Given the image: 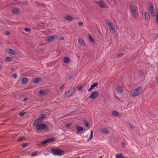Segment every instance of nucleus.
Returning <instances> with one entry per match:
<instances>
[{"label": "nucleus", "instance_id": "nucleus-19", "mask_svg": "<svg viewBox=\"0 0 158 158\" xmlns=\"http://www.w3.org/2000/svg\"><path fill=\"white\" fill-rule=\"evenodd\" d=\"M113 115L114 116L119 117L121 115L117 111H113L112 112Z\"/></svg>", "mask_w": 158, "mask_h": 158}, {"label": "nucleus", "instance_id": "nucleus-32", "mask_svg": "<svg viewBox=\"0 0 158 158\" xmlns=\"http://www.w3.org/2000/svg\"><path fill=\"white\" fill-rule=\"evenodd\" d=\"M25 138L23 137H22L19 139L18 140V142H20L23 140L25 139Z\"/></svg>", "mask_w": 158, "mask_h": 158}, {"label": "nucleus", "instance_id": "nucleus-38", "mask_svg": "<svg viewBox=\"0 0 158 158\" xmlns=\"http://www.w3.org/2000/svg\"><path fill=\"white\" fill-rule=\"evenodd\" d=\"M129 125L131 128H134L135 127V126L132 124L130 123L129 124Z\"/></svg>", "mask_w": 158, "mask_h": 158}, {"label": "nucleus", "instance_id": "nucleus-29", "mask_svg": "<svg viewBox=\"0 0 158 158\" xmlns=\"http://www.w3.org/2000/svg\"><path fill=\"white\" fill-rule=\"evenodd\" d=\"M117 158H124V156L121 154H119L116 155Z\"/></svg>", "mask_w": 158, "mask_h": 158}, {"label": "nucleus", "instance_id": "nucleus-36", "mask_svg": "<svg viewBox=\"0 0 158 158\" xmlns=\"http://www.w3.org/2000/svg\"><path fill=\"white\" fill-rule=\"evenodd\" d=\"M24 30L25 31L27 32H30L31 31V30L30 28H25Z\"/></svg>", "mask_w": 158, "mask_h": 158}, {"label": "nucleus", "instance_id": "nucleus-54", "mask_svg": "<svg viewBox=\"0 0 158 158\" xmlns=\"http://www.w3.org/2000/svg\"><path fill=\"white\" fill-rule=\"evenodd\" d=\"M69 79H71V77H69Z\"/></svg>", "mask_w": 158, "mask_h": 158}, {"label": "nucleus", "instance_id": "nucleus-26", "mask_svg": "<svg viewBox=\"0 0 158 158\" xmlns=\"http://www.w3.org/2000/svg\"><path fill=\"white\" fill-rule=\"evenodd\" d=\"M73 93L69 90L65 94V96L67 97H69Z\"/></svg>", "mask_w": 158, "mask_h": 158}, {"label": "nucleus", "instance_id": "nucleus-12", "mask_svg": "<svg viewBox=\"0 0 158 158\" xmlns=\"http://www.w3.org/2000/svg\"><path fill=\"white\" fill-rule=\"evenodd\" d=\"M43 121V119L40 117L39 118L35 120L33 123V125L34 126L37 125V124H39V123H41Z\"/></svg>", "mask_w": 158, "mask_h": 158}, {"label": "nucleus", "instance_id": "nucleus-20", "mask_svg": "<svg viewBox=\"0 0 158 158\" xmlns=\"http://www.w3.org/2000/svg\"><path fill=\"white\" fill-rule=\"evenodd\" d=\"M116 89L117 91L119 93H122L123 91L122 87L119 86H118L116 87Z\"/></svg>", "mask_w": 158, "mask_h": 158}, {"label": "nucleus", "instance_id": "nucleus-57", "mask_svg": "<svg viewBox=\"0 0 158 158\" xmlns=\"http://www.w3.org/2000/svg\"><path fill=\"white\" fill-rule=\"evenodd\" d=\"M157 38H158V35L157 36Z\"/></svg>", "mask_w": 158, "mask_h": 158}, {"label": "nucleus", "instance_id": "nucleus-47", "mask_svg": "<svg viewBox=\"0 0 158 158\" xmlns=\"http://www.w3.org/2000/svg\"><path fill=\"white\" fill-rule=\"evenodd\" d=\"M85 124L86 127H88L89 126V124L86 122H85Z\"/></svg>", "mask_w": 158, "mask_h": 158}, {"label": "nucleus", "instance_id": "nucleus-24", "mask_svg": "<svg viewBox=\"0 0 158 158\" xmlns=\"http://www.w3.org/2000/svg\"><path fill=\"white\" fill-rule=\"evenodd\" d=\"M70 58L67 57H64L63 58L64 61L66 63H68L70 61Z\"/></svg>", "mask_w": 158, "mask_h": 158}, {"label": "nucleus", "instance_id": "nucleus-27", "mask_svg": "<svg viewBox=\"0 0 158 158\" xmlns=\"http://www.w3.org/2000/svg\"><path fill=\"white\" fill-rule=\"evenodd\" d=\"M28 80L27 78H24L22 79V82L23 84H25L27 82Z\"/></svg>", "mask_w": 158, "mask_h": 158}, {"label": "nucleus", "instance_id": "nucleus-49", "mask_svg": "<svg viewBox=\"0 0 158 158\" xmlns=\"http://www.w3.org/2000/svg\"><path fill=\"white\" fill-rule=\"evenodd\" d=\"M27 99V98H24L23 100V101H25V100H26Z\"/></svg>", "mask_w": 158, "mask_h": 158}, {"label": "nucleus", "instance_id": "nucleus-10", "mask_svg": "<svg viewBox=\"0 0 158 158\" xmlns=\"http://www.w3.org/2000/svg\"><path fill=\"white\" fill-rule=\"evenodd\" d=\"M54 140V139L52 138H48L45 139L44 141L41 142V143L43 145H44L48 143H50Z\"/></svg>", "mask_w": 158, "mask_h": 158}, {"label": "nucleus", "instance_id": "nucleus-8", "mask_svg": "<svg viewBox=\"0 0 158 158\" xmlns=\"http://www.w3.org/2000/svg\"><path fill=\"white\" fill-rule=\"evenodd\" d=\"M99 93L95 91L94 92H91L90 95L89 96V98H90L94 99L96 98L99 95Z\"/></svg>", "mask_w": 158, "mask_h": 158}, {"label": "nucleus", "instance_id": "nucleus-41", "mask_svg": "<svg viewBox=\"0 0 158 158\" xmlns=\"http://www.w3.org/2000/svg\"><path fill=\"white\" fill-rule=\"evenodd\" d=\"M4 34L6 35H8L10 34V32L8 31H6L4 32Z\"/></svg>", "mask_w": 158, "mask_h": 158}, {"label": "nucleus", "instance_id": "nucleus-46", "mask_svg": "<svg viewBox=\"0 0 158 158\" xmlns=\"http://www.w3.org/2000/svg\"><path fill=\"white\" fill-rule=\"evenodd\" d=\"M64 86V85H62V86H60V89H62Z\"/></svg>", "mask_w": 158, "mask_h": 158}, {"label": "nucleus", "instance_id": "nucleus-11", "mask_svg": "<svg viewBox=\"0 0 158 158\" xmlns=\"http://www.w3.org/2000/svg\"><path fill=\"white\" fill-rule=\"evenodd\" d=\"M43 121V119L40 117L39 118L35 120L33 123V125L34 126L37 125V124H39V123H41Z\"/></svg>", "mask_w": 158, "mask_h": 158}, {"label": "nucleus", "instance_id": "nucleus-17", "mask_svg": "<svg viewBox=\"0 0 158 158\" xmlns=\"http://www.w3.org/2000/svg\"><path fill=\"white\" fill-rule=\"evenodd\" d=\"M98 84L97 83H94L92 84L90 88L88 89V91L90 92L95 87L97 86Z\"/></svg>", "mask_w": 158, "mask_h": 158}, {"label": "nucleus", "instance_id": "nucleus-45", "mask_svg": "<svg viewBox=\"0 0 158 158\" xmlns=\"http://www.w3.org/2000/svg\"><path fill=\"white\" fill-rule=\"evenodd\" d=\"M82 89V87L81 86H80L78 88V90H81Z\"/></svg>", "mask_w": 158, "mask_h": 158}, {"label": "nucleus", "instance_id": "nucleus-51", "mask_svg": "<svg viewBox=\"0 0 158 158\" xmlns=\"http://www.w3.org/2000/svg\"><path fill=\"white\" fill-rule=\"evenodd\" d=\"M140 14H141V15H143V12H142V11H141V12H140Z\"/></svg>", "mask_w": 158, "mask_h": 158}, {"label": "nucleus", "instance_id": "nucleus-40", "mask_svg": "<svg viewBox=\"0 0 158 158\" xmlns=\"http://www.w3.org/2000/svg\"><path fill=\"white\" fill-rule=\"evenodd\" d=\"M74 90H75V88L74 87H73V88H72L71 89H70L69 90V91H71V92L72 93H73V92Z\"/></svg>", "mask_w": 158, "mask_h": 158}, {"label": "nucleus", "instance_id": "nucleus-23", "mask_svg": "<svg viewBox=\"0 0 158 158\" xmlns=\"http://www.w3.org/2000/svg\"><path fill=\"white\" fill-rule=\"evenodd\" d=\"M102 132L104 134H108L109 133L108 130L106 128H103L101 129Z\"/></svg>", "mask_w": 158, "mask_h": 158}, {"label": "nucleus", "instance_id": "nucleus-42", "mask_svg": "<svg viewBox=\"0 0 158 158\" xmlns=\"http://www.w3.org/2000/svg\"><path fill=\"white\" fill-rule=\"evenodd\" d=\"M78 25L80 26H82L83 25V23L82 22H79L78 23Z\"/></svg>", "mask_w": 158, "mask_h": 158}, {"label": "nucleus", "instance_id": "nucleus-13", "mask_svg": "<svg viewBox=\"0 0 158 158\" xmlns=\"http://www.w3.org/2000/svg\"><path fill=\"white\" fill-rule=\"evenodd\" d=\"M7 52L9 54L16 55L17 53L13 50L10 49L9 48L7 49L6 50Z\"/></svg>", "mask_w": 158, "mask_h": 158}, {"label": "nucleus", "instance_id": "nucleus-31", "mask_svg": "<svg viewBox=\"0 0 158 158\" xmlns=\"http://www.w3.org/2000/svg\"><path fill=\"white\" fill-rule=\"evenodd\" d=\"M145 17L146 20H148V13L146 12L145 13Z\"/></svg>", "mask_w": 158, "mask_h": 158}, {"label": "nucleus", "instance_id": "nucleus-44", "mask_svg": "<svg viewBox=\"0 0 158 158\" xmlns=\"http://www.w3.org/2000/svg\"><path fill=\"white\" fill-rule=\"evenodd\" d=\"M27 143H24L22 144V146L23 147H26L27 146Z\"/></svg>", "mask_w": 158, "mask_h": 158}, {"label": "nucleus", "instance_id": "nucleus-43", "mask_svg": "<svg viewBox=\"0 0 158 158\" xmlns=\"http://www.w3.org/2000/svg\"><path fill=\"white\" fill-rule=\"evenodd\" d=\"M13 77L15 78H16L17 77V75L15 73L13 75Z\"/></svg>", "mask_w": 158, "mask_h": 158}, {"label": "nucleus", "instance_id": "nucleus-39", "mask_svg": "<svg viewBox=\"0 0 158 158\" xmlns=\"http://www.w3.org/2000/svg\"><path fill=\"white\" fill-rule=\"evenodd\" d=\"M123 53H120L117 55V57H120L123 56Z\"/></svg>", "mask_w": 158, "mask_h": 158}, {"label": "nucleus", "instance_id": "nucleus-56", "mask_svg": "<svg viewBox=\"0 0 158 158\" xmlns=\"http://www.w3.org/2000/svg\"><path fill=\"white\" fill-rule=\"evenodd\" d=\"M1 65L0 64V68H1Z\"/></svg>", "mask_w": 158, "mask_h": 158}, {"label": "nucleus", "instance_id": "nucleus-6", "mask_svg": "<svg viewBox=\"0 0 158 158\" xmlns=\"http://www.w3.org/2000/svg\"><path fill=\"white\" fill-rule=\"evenodd\" d=\"M96 3L101 8H107L108 6L106 5L104 2L102 0H101L98 1H96Z\"/></svg>", "mask_w": 158, "mask_h": 158}, {"label": "nucleus", "instance_id": "nucleus-4", "mask_svg": "<svg viewBox=\"0 0 158 158\" xmlns=\"http://www.w3.org/2000/svg\"><path fill=\"white\" fill-rule=\"evenodd\" d=\"M51 151L53 152L52 154L54 155L61 156L64 154V151L60 149L52 148L51 149Z\"/></svg>", "mask_w": 158, "mask_h": 158}, {"label": "nucleus", "instance_id": "nucleus-28", "mask_svg": "<svg viewBox=\"0 0 158 158\" xmlns=\"http://www.w3.org/2000/svg\"><path fill=\"white\" fill-rule=\"evenodd\" d=\"M5 60L8 62L11 61L12 60V58L10 57H8L6 58Z\"/></svg>", "mask_w": 158, "mask_h": 158}, {"label": "nucleus", "instance_id": "nucleus-55", "mask_svg": "<svg viewBox=\"0 0 158 158\" xmlns=\"http://www.w3.org/2000/svg\"><path fill=\"white\" fill-rule=\"evenodd\" d=\"M13 1H17V0H13Z\"/></svg>", "mask_w": 158, "mask_h": 158}, {"label": "nucleus", "instance_id": "nucleus-9", "mask_svg": "<svg viewBox=\"0 0 158 158\" xmlns=\"http://www.w3.org/2000/svg\"><path fill=\"white\" fill-rule=\"evenodd\" d=\"M56 36L55 35H50L48 36L45 39L46 42H49L53 41L56 38Z\"/></svg>", "mask_w": 158, "mask_h": 158}, {"label": "nucleus", "instance_id": "nucleus-25", "mask_svg": "<svg viewBox=\"0 0 158 158\" xmlns=\"http://www.w3.org/2000/svg\"><path fill=\"white\" fill-rule=\"evenodd\" d=\"M41 81V79L40 78H36L34 79L33 82L34 83H38L40 82Z\"/></svg>", "mask_w": 158, "mask_h": 158}, {"label": "nucleus", "instance_id": "nucleus-7", "mask_svg": "<svg viewBox=\"0 0 158 158\" xmlns=\"http://www.w3.org/2000/svg\"><path fill=\"white\" fill-rule=\"evenodd\" d=\"M150 13L152 17L155 15L156 9L152 3H150V6L149 8Z\"/></svg>", "mask_w": 158, "mask_h": 158}, {"label": "nucleus", "instance_id": "nucleus-15", "mask_svg": "<svg viewBox=\"0 0 158 158\" xmlns=\"http://www.w3.org/2000/svg\"><path fill=\"white\" fill-rule=\"evenodd\" d=\"M48 91L47 89L41 90L39 91V94L41 95H44L48 93Z\"/></svg>", "mask_w": 158, "mask_h": 158}, {"label": "nucleus", "instance_id": "nucleus-30", "mask_svg": "<svg viewBox=\"0 0 158 158\" xmlns=\"http://www.w3.org/2000/svg\"><path fill=\"white\" fill-rule=\"evenodd\" d=\"M156 23V24H158V10L157 11Z\"/></svg>", "mask_w": 158, "mask_h": 158}, {"label": "nucleus", "instance_id": "nucleus-2", "mask_svg": "<svg viewBox=\"0 0 158 158\" xmlns=\"http://www.w3.org/2000/svg\"><path fill=\"white\" fill-rule=\"evenodd\" d=\"M106 23L109 28L110 31L112 33L115 32V29L114 23L110 22L109 20H106Z\"/></svg>", "mask_w": 158, "mask_h": 158}, {"label": "nucleus", "instance_id": "nucleus-50", "mask_svg": "<svg viewBox=\"0 0 158 158\" xmlns=\"http://www.w3.org/2000/svg\"><path fill=\"white\" fill-rule=\"evenodd\" d=\"M64 39V37H61L60 38V40H63Z\"/></svg>", "mask_w": 158, "mask_h": 158}, {"label": "nucleus", "instance_id": "nucleus-18", "mask_svg": "<svg viewBox=\"0 0 158 158\" xmlns=\"http://www.w3.org/2000/svg\"><path fill=\"white\" fill-rule=\"evenodd\" d=\"M89 38L90 42L92 45H94L95 44V41L94 39L92 37L90 34L89 35Z\"/></svg>", "mask_w": 158, "mask_h": 158}, {"label": "nucleus", "instance_id": "nucleus-48", "mask_svg": "<svg viewBox=\"0 0 158 158\" xmlns=\"http://www.w3.org/2000/svg\"><path fill=\"white\" fill-rule=\"evenodd\" d=\"M125 144L124 143H122V145L124 147V146H125Z\"/></svg>", "mask_w": 158, "mask_h": 158}, {"label": "nucleus", "instance_id": "nucleus-1", "mask_svg": "<svg viewBox=\"0 0 158 158\" xmlns=\"http://www.w3.org/2000/svg\"><path fill=\"white\" fill-rule=\"evenodd\" d=\"M142 89L141 87H139L135 88L129 92V95L132 97L138 96L142 92Z\"/></svg>", "mask_w": 158, "mask_h": 158}, {"label": "nucleus", "instance_id": "nucleus-22", "mask_svg": "<svg viewBox=\"0 0 158 158\" xmlns=\"http://www.w3.org/2000/svg\"><path fill=\"white\" fill-rule=\"evenodd\" d=\"M77 133H79L83 130V128L79 126H77Z\"/></svg>", "mask_w": 158, "mask_h": 158}, {"label": "nucleus", "instance_id": "nucleus-21", "mask_svg": "<svg viewBox=\"0 0 158 158\" xmlns=\"http://www.w3.org/2000/svg\"><path fill=\"white\" fill-rule=\"evenodd\" d=\"M64 18L69 21H72L73 18L70 15H66L64 17Z\"/></svg>", "mask_w": 158, "mask_h": 158}, {"label": "nucleus", "instance_id": "nucleus-53", "mask_svg": "<svg viewBox=\"0 0 158 158\" xmlns=\"http://www.w3.org/2000/svg\"><path fill=\"white\" fill-rule=\"evenodd\" d=\"M67 126H70V125L69 124H67Z\"/></svg>", "mask_w": 158, "mask_h": 158}, {"label": "nucleus", "instance_id": "nucleus-3", "mask_svg": "<svg viewBox=\"0 0 158 158\" xmlns=\"http://www.w3.org/2000/svg\"><path fill=\"white\" fill-rule=\"evenodd\" d=\"M130 7L134 18L136 19L137 18L136 6L134 3L131 2L130 5Z\"/></svg>", "mask_w": 158, "mask_h": 158}, {"label": "nucleus", "instance_id": "nucleus-33", "mask_svg": "<svg viewBox=\"0 0 158 158\" xmlns=\"http://www.w3.org/2000/svg\"><path fill=\"white\" fill-rule=\"evenodd\" d=\"M26 113V112H21L19 113V115L20 116H22L24 115Z\"/></svg>", "mask_w": 158, "mask_h": 158}, {"label": "nucleus", "instance_id": "nucleus-16", "mask_svg": "<svg viewBox=\"0 0 158 158\" xmlns=\"http://www.w3.org/2000/svg\"><path fill=\"white\" fill-rule=\"evenodd\" d=\"M11 11L14 14H17L19 12V10L17 8H13L11 9Z\"/></svg>", "mask_w": 158, "mask_h": 158}, {"label": "nucleus", "instance_id": "nucleus-34", "mask_svg": "<svg viewBox=\"0 0 158 158\" xmlns=\"http://www.w3.org/2000/svg\"><path fill=\"white\" fill-rule=\"evenodd\" d=\"M45 116H46L45 114H42L40 115V117L42 119H43L45 117Z\"/></svg>", "mask_w": 158, "mask_h": 158}, {"label": "nucleus", "instance_id": "nucleus-35", "mask_svg": "<svg viewBox=\"0 0 158 158\" xmlns=\"http://www.w3.org/2000/svg\"><path fill=\"white\" fill-rule=\"evenodd\" d=\"M93 132L92 130L91 132L90 135L89 136V138L90 139H92L93 138Z\"/></svg>", "mask_w": 158, "mask_h": 158}, {"label": "nucleus", "instance_id": "nucleus-37", "mask_svg": "<svg viewBox=\"0 0 158 158\" xmlns=\"http://www.w3.org/2000/svg\"><path fill=\"white\" fill-rule=\"evenodd\" d=\"M37 152H33L31 154V156H35L37 155Z\"/></svg>", "mask_w": 158, "mask_h": 158}, {"label": "nucleus", "instance_id": "nucleus-14", "mask_svg": "<svg viewBox=\"0 0 158 158\" xmlns=\"http://www.w3.org/2000/svg\"><path fill=\"white\" fill-rule=\"evenodd\" d=\"M79 44L81 45L84 46H86V45L84 40L81 38H79L78 39Z\"/></svg>", "mask_w": 158, "mask_h": 158}, {"label": "nucleus", "instance_id": "nucleus-52", "mask_svg": "<svg viewBox=\"0 0 158 158\" xmlns=\"http://www.w3.org/2000/svg\"><path fill=\"white\" fill-rule=\"evenodd\" d=\"M140 75L142 76L143 75V73L142 72H141V74H140Z\"/></svg>", "mask_w": 158, "mask_h": 158}, {"label": "nucleus", "instance_id": "nucleus-5", "mask_svg": "<svg viewBox=\"0 0 158 158\" xmlns=\"http://www.w3.org/2000/svg\"><path fill=\"white\" fill-rule=\"evenodd\" d=\"M35 126L36 127V129L38 131H41L44 129L47 130L48 129L47 126L44 123L37 124V125Z\"/></svg>", "mask_w": 158, "mask_h": 158}]
</instances>
